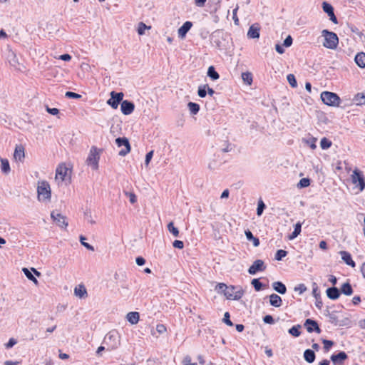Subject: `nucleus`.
Returning <instances> with one entry per match:
<instances>
[{
    "instance_id": "obj_1",
    "label": "nucleus",
    "mask_w": 365,
    "mask_h": 365,
    "mask_svg": "<svg viewBox=\"0 0 365 365\" xmlns=\"http://www.w3.org/2000/svg\"><path fill=\"white\" fill-rule=\"evenodd\" d=\"M38 200L42 202L50 201L51 197V190L47 181H38L37 187Z\"/></svg>"
},
{
    "instance_id": "obj_2",
    "label": "nucleus",
    "mask_w": 365,
    "mask_h": 365,
    "mask_svg": "<svg viewBox=\"0 0 365 365\" xmlns=\"http://www.w3.org/2000/svg\"><path fill=\"white\" fill-rule=\"evenodd\" d=\"M322 34L324 37L323 43L324 47L329 49H335L337 47L339 38L335 33L324 29L322 31Z\"/></svg>"
},
{
    "instance_id": "obj_3",
    "label": "nucleus",
    "mask_w": 365,
    "mask_h": 365,
    "mask_svg": "<svg viewBox=\"0 0 365 365\" xmlns=\"http://www.w3.org/2000/svg\"><path fill=\"white\" fill-rule=\"evenodd\" d=\"M101 150L98 149L96 146H92L90 149L89 154L86 159V164L91 166L93 170H96L98 168V162L100 160V154Z\"/></svg>"
},
{
    "instance_id": "obj_4",
    "label": "nucleus",
    "mask_w": 365,
    "mask_h": 365,
    "mask_svg": "<svg viewBox=\"0 0 365 365\" xmlns=\"http://www.w3.org/2000/svg\"><path fill=\"white\" fill-rule=\"evenodd\" d=\"M321 99L323 103L329 106H339L340 103V98L339 96L332 92L324 91L321 93Z\"/></svg>"
},
{
    "instance_id": "obj_5",
    "label": "nucleus",
    "mask_w": 365,
    "mask_h": 365,
    "mask_svg": "<svg viewBox=\"0 0 365 365\" xmlns=\"http://www.w3.org/2000/svg\"><path fill=\"white\" fill-rule=\"evenodd\" d=\"M244 294L243 289L240 287L229 286L224 295L230 300H239Z\"/></svg>"
},
{
    "instance_id": "obj_6",
    "label": "nucleus",
    "mask_w": 365,
    "mask_h": 365,
    "mask_svg": "<svg viewBox=\"0 0 365 365\" xmlns=\"http://www.w3.org/2000/svg\"><path fill=\"white\" fill-rule=\"evenodd\" d=\"M351 182L354 185H357L361 191L365 188V178L361 170L355 168L351 175Z\"/></svg>"
},
{
    "instance_id": "obj_7",
    "label": "nucleus",
    "mask_w": 365,
    "mask_h": 365,
    "mask_svg": "<svg viewBox=\"0 0 365 365\" xmlns=\"http://www.w3.org/2000/svg\"><path fill=\"white\" fill-rule=\"evenodd\" d=\"M115 143L118 145V147H122L123 146L124 148L120 150L118 153V155L120 156H125L128 153L130 152V145L129 143V140L127 138L123 137V138H118L115 139Z\"/></svg>"
},
{
    "instance_id": "obj_8",
    "label": "nucleus",
    "mask_w": 365,
    "mask_h": 365,
    "mask_svg": "<svg viewBox=\"0 0 365 365\" xmlns=\"http://www.w3.org/2000/svg\"><path fill=\"white\" fill-rule=\"evenodd\" d=\"M69 175V169L65 165H60L57 167L56 170V180L58 182L66 181L67 178L68 179L70 177Z\"/></svg>"
},
{
    "instance_id": "obj_9",
    "label": "nucleus",
    "mask_w": 365,
    "mask_h": 365,
    "mask_svg": "<svg viewBox=\"0 0 365 365\" xmlns=\"http://www.w3.org/2000/svg\"><path fill=\"white\" fill-rule=\"evenodd\" d=\"M104 343L109 345L111 349H114L119 345L118 336L116 332L110 331L104 339Z\"/></svg>"
},
{
    "instance_id": "obj_10",
    "label": "nucleus",
    "mask_w": 365,
    "mask_h": 365,
    "mask_svg": "<svg viewBox=\"0 0 365 365\" xmlns=\"http://www.w3.org/2000/svg\"><path fill=\"white\" fill-rule=\"evenodd\" d=\"M123 93L122 92L115 93L112 91L110 93V98L108 100L107 103L113 108L116 109L120 102L123 101Z\"/></svg>"
},
{
    "instance_id": "obj_11",
    "label": "nucleus",
    "mask_w": 365,
    "mask_h": 365,
    "mask_svg": "<svg viewBox=\"0 0 365 365\" xmlns=\"http://www.w3.org/2000/svg\"><path fill=\"white\" fill-rule=\"evenodd\" d=\"M51 217L53 219V220L56 223V225L60 227L65 229L67 227L68 222L66 220V216L56 211H53L51 213Z\"/></svg>"
},
{
    "instance_id": "obj_12",
    "label": "nucleus",
    "mask_w": 365,
    "mask_h": 365,
    "mask_svg": "<svg viewBox=\"0 0 365 365\" xmlns=\"http://www.w3.org/2000/svg\"><path fill=\"white\" fill-rule=\"evenodd\" d=\"M266 269V265L263 260L257 259L253 264L249 267L248 273L254 275L258 272H263Z\"/></svg>"
},
{
    "instance_id": "obj_13",
    "label": "nucleus",
    "mask_w": 365,
    "mask_h": 365,
    "mask_svg": "<svg viewBox=\"0 0 365 365\" xmlns=\"http://www.w3.org/2000/svg\"><path fill=\"white\" fill-rule=\"evenodd\" d=\"M304 326L305 327V328L307 329V331L309 333L316 331L317 334H320L322 331L317 322L311 319H306V321L304 324Z\"/></svg>"
},
{
    "instance_id": "obj_14",
    "label": "nucleus",
    "mask_w": 365,
    "mask_h": 365,
    "mask_svg": "<svg viewBox=\"0 0 365 365\" xmlns=\"http://www.w3.org/2000/svg\"><path fill=\"white\" fill-rule=\"evenodd\" d=\"M135 105L133 102L125 100L121 102L120 110L124 115H130L134 110Z\"/></svg>"
},
{
    "instance_id": "obj_15",
    "label": "nucleus",
    "mask_w": 365,
    "mask_h": 365,
    "mask_svg": "<svg viewBox=\"0 0 365 365\" xmlns=\"http://www.w3.org/2000/svg\"><path fill=\"white\" fill-rule=\"evenodd\" d=\"M322 9L324 11L328 14V16H329V19L333 23L337 24V19L334 15L333 6L330 4L324 1L322 4Z\"/></svg>"
},
{
    "instance_id": "obj_16",
    "label": "nucleus",
    "mask_w": 365,
    "mask_h": 365,
    "mask_svg": "<svg viewBox=\"0 0 365 365\" xmlns=\"http://www.w3.org/2000/svg\"><path fill=\"white\" fill-rule=\"evenodd\" d=\"M347 358L348 356L344 351H340L337 354L331 355V360L334 365H343Z\"/></svg>"
},
{
    "instance_id": "obj_17",
    "label": "nucleus",
    "mask_w": 365,
    "mask_h": 365,
    "mask_svg": "<svg viewBox=\"0 0 365 365\" xmlns=\"http://www.w3.org/2000/svg\"><path fill=\"white\" fill-rule=\"evenodd\" d=\"M9 62L15 69L21 70V65L14 52L10 51L8 54Z\"/></svg>"
},
{
    "instance_id": "obj_18",
    "label": "nucleus",
    "mask_w": 365,
    "mask_h": 365,
    "mask_svg": "<svg viewBox=\"0 0 365 365\" xmlns=\"http://www.w3.org/2000/svg\"><path fill=\"white\" fill-rule=\"evenodd\" d=\"M192 26V23L191 21H185L182 26L178 29V36L180 38H184L187 34V33L190 31L191 27Z\"/></svg>"
},
{
    "instance_id": "obj_19",
    "label": "nucleus",
    "mask_w": 365,
    "mask_h": 365,
    "mask_svg": "<svg viewBox=\"0 0 365 365\" xmlns=\"http://www.w3.org/2000/svg\"><path fill=\"white\" fill-rule=\"evenodd\" d=\"M250 38H258L259 37V26L257 24L252 25L247 32Z\"/></svg>"
},
{
    "instance_id": "obj_20",
    "label": "nucleus",
    "mask_w": 365,
    "mask_h": 365,
    "mask_svg": "<svg viewBox=\"0 0 365 365\" xmlns=\"http://www.w3.org/2000/svg\"><path fill=\"white\" fill-rule=\"evenodd\" d=\"M326 292L327 297L332 300L337 299L340 296V291L336 287L328 288Z\"/></svg>"
},
{
    "instance_id": "obj_21",
    "label": "nucleus",
    "mask_w": 365,
    "mask_h": 365,
    "mask_svg": "<svg viewBox=\"0 0 365 365\" xmlns=\"http://www.w3.org/2000/svg\"><path fill=\"white\" fill-rule=\"evenodd\" d=\"M339 254L341 256V259L344 261V262L346 264L352 267H354L356 266L355 262L351 259V255L348 252L341 251Z\"/></svg>"
},
{
    "instance_id": "obj_22",
    "label": "nucleus",
    "mask_w": 365,
    "mask_h": 365,
    "mask_svg": "<svg viewBox=\"0 0 365 365\" xmlns=\"http://www.w3.org/2000/svg\"><path fill=\"white\" fill-rule=\"evenodd\" d=\"M269 303L273 307H279L282 306V300L279 295L276 294H272L269 296Z\"/></svg>"
},
{
    "instance_id": "obj_23",
    "label": "nucleus",
    "mask_w": 365,
    "mask_h": 365,
    "mask_svg": "<svg viewBox=\"0 0 365 365\" xmlns=\"http://www.w3.org/2000/svg\"><path fill=\"white\" fill-rule=\"evenodd\" d=\"M24 156L25 155L24 147L21 145H16L14 153V158L16 160L21 161L24 158Z\"/></svg>"
},
{
    "instance_id": "obj_24",
    "label": "nucleus",
    "mask_w": 365,
    "mask_h": 365,
    "mask_svg": "<svg viewBox=\"0 0 365 365\" xmlns=\"http://www.w3.org/2000/svg\"><path fill=\"white\" fill-rule=\"evenodd\" d=\"M126 319L131 324H136L139 321L140 314L137 312H130L127 314Z\"/></svg>"
},
{
    "instance_id": "obj_25",
    "label": "nucleus",
    "mask_w": 365,
    "mask_h": 365,
    "mask_svg": "<svg viewBox=\"0 0 365 365\" xmlns=\"http://www.w3.org/2000/svg\"><path fill=\"white\" fill-rule=\"evenodd\" d=\"M74 294L79 298H85L87 297V291L84 285L80 284L74 289Z\"/></svg>"
},
{
    "instance_id": "obj_26",
    "label": "nucleus",
    "mask_w": 365,
    "mask_h": 365,
    "mask_svg": "<svg viewBox=\"0 0 365 365\" xmlns=\"http://www.w3.org/2000/svg\"><path fill=\"white\" fill-rule=\"evenodd\" d=\"M273 289L278 293L284 294L287 292L286 286L281 282H274L272 283Z\"/></svg>"
},
{
    "instance_id": "obj_27",
    "label": "nucleus",
    "mask_w": 365,
    "mask_h": 365,
    "mask_svg": "<svg viewBox=\"0 0 365 365\" xmlns=\"http://www.w3.org/2000/svg\"><path fill=\"white\" fill-rule=\"evenodd\" d=\"M315 353L314 350L306 349L304 352V358L305 361L309 364L312 363L315 360Z\"/></svg>"
},
{
    "instance_id": "obj_28",
    "label": "nucleus",
    "mask_w": 365,
    "mask_h": 365,
    "mask_svg": "<svg viewBox=\"0 0 365 365\" xmlns=\"http://www.w3.org/2000/svg\"><path fill=\"white\" fill-rule=\"evenodd\" d=\"M355 62L360 68L365 67V53L361 52L356 55Z\"/></svg>"
},
{
    "instance_id": "obj_29",
    "label": "nucleus",
    "mask_w": 365,
    "mask_h": 365,
    "mask_svg": "<svg viewBox=\"0 0 365 365\" xmlns=\"http://www.w3.org/2000/svg\"><path fill=\"white\" fill-rule=\"evenodd\" d=\"M341 292L346 296H350L353 293V289L351 287V285L350 284L349 282H346V283H344L341 288H340V290Z\"/></svg>"
},
{
    "instance_id": "obj_30",
    "label": "nucleus",
    "mask_w": 365,
    "mask_h": 365,
    "mask_svg": "<svg viewBox=\"0 0 365 365\" xmlns=\"http://www.w3.org/2000/svg\"><path fill=\"white\" fill-rule=\"evenodd\" d=\"M245 236L247 239L250 241H252L253 243V245L255 247H258L259 245V240L258 238L254 237L252 232L249 230H247L245 231Z\"/></svg>"
},
{
    "instance_id": "obj_31",
    "label": "nucleus",
    "mask_w": 365,
    "mask_h": 365,
    "mask_svg": "<svg viewBox=\"0 0 365 365\" xmlns=\"http://www.w3.org/2000/svg\"><path fill=\"white\" fill-rule=\"evenodd\" d=\"M207 76L213 81L217 80L220 78L218 73L215 71L214 66H210L207 70Z\"/></svg>"
},
{
    "instance_id": "obj_32",
    "label": "nucleus",
    "mask_w": 365,
    "mask_h": 365,
    "mask_svg": "<svg viewBox=\"0 0 365 365\" xmlns=\"http://www.w3.org/2000/svg\"><path fill=\"white\" fill-rule=\"evenodd\" d=\"M242 79L245 84L250 86L252 83V75L250 72H244L242 73Z\"/></svg>"
},
{
    "instance_id": "obj_33",
    "label": "nucleus",
    "mask_w": 365,
    "mask_h": 365,
    "mask_svg": "<svg viewBox=\"0 0 365 365\" xmlns=\"http://www.w3.org/2000/svg\"><path fill=\"white\" fill-rule=\"evenodd\" d=\"M187 107L190 113L192 115H196L199 112L200 106L196 103L190 102L187 104Z\"/></svg>"
},
{
    "instance_id": "obj_34",
    "label": "nucleus",
    "mask_w": 365,
    "mask_h": 365,
    "mask_svg": "<svg viewBox=\"0 0 365 365\" xmlns=\"http://www.w3.org/2000/svg\"><path fill=\"white\" fill-rule=\"evenodd\" d=\"M301 227H302V224L300 222H297V224H295L294 230L293 232L292 233V235L289 237V240H293V239L296 238L300 234Z\"/></svg>"
},
{
    "instance_id": "obj_35",
    "label": "nucleus",
    "mask_w": 365,
    "mask_h": 365,
    "mask_svg": "<svg viewBox=\"0 0 365 365\" xmlns=\"http://www.w3.org/2000/svg\"><path fill=\"white\" fill-rule=\"evenodd\" d=\"M22 271L24 272V274L26 276V277L32 281L35 284H38V280L32 274V273L27 268H23Z\"/></svg>"
},
{
    "instance_id": "obj_36",
    "label": "nucleus",
    "mask_w": 365,
    "mask_h": 365,
    "mask_svg": "<svg viewBox=\"0 0 365 365\" xmlns=\"http://www.w3.org/2000/svg\"><path fill=\"white\" fill-rule=\"evenodd\" d=\"M168 231L173 235L174 237H177L179 236V230L174 226V223L170 222L168 225Z\"/></svg>"
},
{
    "instance_id": "obj_37",
    "label": "nucleus",
    "mask_w": 365,
    "mask_h": 365,
    "mask_svg": "<svg viewBox=\"0 0 365 365\" xmlns=\"http://www.w3.org/2000/svg\"><path fill=\"white\" fill-rule=\"evenodd\" d=\"M354 101L357 105H364L365 95L364 93H358L355 96Z\"/></svg>"
},
{
    "instance_id": "obj_38",
    "label": "nucleus",
    "mask_w": 365,
    "mask_h": 365,
    "mask_svg": "<svg viewBox=\"0 0 365 365\" xmlns=\"http://www.w3.org/2000/svg\"><path fill=\"white\" fill-rule=\"evenodd\" d=\"M300 328H301V326L299 324L294 326L291 329H289V333L291 335H292L293 336L297 337L301 334V332L299 331Z\"/></svg>"
},
{
    "instance_id": "obj_39",
    "label": "nucleus",
    "mask_w": 365,
    "mask_h": 365,
    "mask_svg": "<svg viewBox=\"0 0 365 365\" xmlns=\"http://www.w3.org/2000/svg\"><path fill=\"white\" fill-rule=\"evenodd\" d=\"M228 287L229 286H227L225 283H218L215 286V290L224 294Z\"/></svg>"
},
{
    "instance_id": "obj_40",
    "label": "nucleus",
    "mask_w": 365,
    "mask_h": 365,
    "mask_svg": "<svg viewBox=\"0 0 365 365\" xmlns=\"http://www.w3.org/2000/svg\"><path fill=\"white\" fill-rule=\"evenodd\" d=\"M151 27L146 26L143 22H140L138 25V34L140 36L145 34V29H150Z\"/></svg>"
},
{
    "instance_id": "obj_41",
    "label": "nucleus",
    "mask_w": 365,
    "mask_h": 365,
    "mask_svg": "<svg viewBox=\"0 0 365 365\" xmlns=\"http://www.w3.org/2000/svg\"><path fill=\"white\" fill-rule=\"evenodd\" d=\"M1 170L4 173H7L10 170L9 161L6 159H1Z\"/></svg>"
},
{
    "instance_id": "obj_42",
    "label": "nucleus",
    "mask_w": 365,
    "mask_h": 365,
    "mask_svg": "<svg viewBox=\"0 0 365 365\" xmlns=\"http://www.w3.org/2000/svg\"><path fill=\"white\" fill-rule=\"evenodd\" d=\"M287 81L289 82V85L292 88H296L297 86V80L295 78L294 75L293 74H289L287 76Z\"/></svg>"
},
{
    "instance_id": "obj_43",
    "label": "nucleus",
    "mask_w": 365,
    "mask_h": 365,
    "mask_svg": "<svg viewBox=\"0 0 365 365\" xmlns=\"http://www.w3.org/2000/svg\"><path fill=\"white\" fill-rule=\"evenodd\" d=\"M331 145V142L330 140H329L327 138H323L321 140L320 146L322 149H324V150L327 149V148H330Z\"/></svg>"
},
{
    "instance_id": "obj_44",
    "label": "nucleus",
    "mask_w": 365,
    "mask_h": 365,
    "mask_svg": "<svg viewBox=\"0 0 365 365\" xmlns=\"http://www.w3.org/2000/svg\"><path fill=\"white\" fill-rule=\"evenodd\" d=\"M86 239V238L84 236H83V235L80 236L79 240H80L81 245L83 246H84L86 249H88V250L94 251V247L92 245H91L90 244L85 242Z\"/></svg>"
},
{
    "instance_id": "obj_45",
    "label": "nucleus",
    "mask_w": 365,
    "mask_h": 365,
    "mask_svg": "<svg viewBox=\"0 0 365 365\" xmlns=\"http://www.w3.org/2000/svg\"><path fill=\"white\" fill-rule=\"evenodd\" d=\"M287 254V252L284 250H279L277 251L275 254V259L277 261H280Z\"/></svg>"
},
{
    "instance_id": "obj_46",
    "label": "nucleus",
    "mask_w": 365,
    "mask_h": 365,
    "mask_svg": "<svg viewBox=\"0 0 365 365\" xmlns=\"http://www.w3.org/2000/svg\"><path fill=\"white\" fill-rule=\"evenodd\" d=\"M207 85L201 86L198 88L197 94L200 97L204 98L207 95Z\"/></svg>"
},
{
    "instance_id": "obj_47",
    "label": "nucleus",
    "mask_w": 365,
    "mask_h": 365,
    "mask_svg": "<svg viewBox=\"0 0 365 365\" xmlns=\"http://www.w3.org/2000/svg\"><path fill=\"white\" fill-rule=\"evenodd\" d=\"M251 284L255 287L256 291H260L262 288V284L259 282V279H253Z\"/></svg>"
},
{
    "instance_id": "obj_48",
    "label": "nucleus",
    "mask_w": 365,
    "mask_h": 365,
    "mask_svg": "<svg viewBox=\"0 0 365 365\" xmlns=\"http://www.w3.org/2000/svg\"><path fill=\"white\" fill-rule=\"evenodd\" d=\"M265 208V205L262 200H259L257 208V215L260 216Z\"/></svg>"
},
{
    "instance_id": "obj_49",
    "label": "nucleus",
    "mask_w": 365,
    "mask_h": 365,
    "mask_svg": "<svg viewBox=\"0 0 365 365\" xmlns=\"http://www.w3.org/2000/svg\"><path fill=\"white\" fill-rule=\"evenodd\" d=\"M310 180L309 178H302L299 180L297 187L302 188V187H307L309 185Z\"/></svg>"
},
{
    "instance_id": "obj_50",
    "label": "nucleus",
    "mask_w": 365,
    "mask_h": 365,
    "mask_svg": "<svg viewBox=\"0 0 365 365\" xmlns=\"http://www.w3.org/2000/svg\"><path fill=\"white\" fill-rule=\"evenodd\" d=\"M322 343L324 344V349L326 351H328L334 345V342L332 341L327 339H323Z\"/></svg>"
},
{
    "instance_id": "obj_51",
    "label": "nucleus",
    "mask_w": 365,
    "mask_h": 365,
    "mask_svg": "<svg viewBox=\"0 0 365 365\" xmlns=\"http://www.w3.org/2000/svg\"><path fill=\"white\" fill-rule=\"evenodd\" d=\"M238 9H239V6L237 4L236 7L232 11V19H233V21H234L235 25L239 24V19L237 15Z\"/></svg>"
},
{
    "instance_id": "obj_52",
    "label": "nucleus",
    "mask_w": 365,
    "mask_h": 365,
    "mask_svg": "<svg viewBox=\"0 0 365 365\" xmlns=\"http://www.w3.org/2000/svg\"><path fill=\"white\" fill-rule=\"evenodd\" d=\"M65 96L69 98H74V99H78L81 98V96L80 94L71 92V91H67L65 93Z\"/></svg>"
},
{
    "instance_id": "obj_53",
    "label": "nucleus",
    "mask_w": 365,
    "mask_h": 365,
    "mask_svg": "<svg viewBox=\"0 0 365 365\" xmlns=\"http://www.w3.org/2000/svg\"><path fill=\"white\" fill-rule=\"evenodd\" d=\"M125 195L129 197L130 203L134 204L136 202L137 197L133 192H125Z\"/></svg>"
},
{
    "instance_id": "obj_54",
    "label": "nucleus",
    "mask_w": 365,
    "mask_h": 365,
    "mask_svg": "<svg viewBox=\"0 0 365 365\" xmlns=\"http://www.w3.org/2000/svg\"><path fill=\"white\" fill-rule=\"evenodd\" d=\"M230 316L229 312H225L224 314V317L222 319V321L224 323H225L227 325L231 327L233 325L232 322H231L230 319Z\"/></svg>"
},
{
    "instance_id": "obj_55",
    "label": "nucleus",
    "mask_w": 365,
    "mask_h": 365,
    "mask_svg": "<svg viewBox=\"0 0 365 365\" xmlns=\"http://www.w3.org/2000/svg\"><path fill=\"white\" fill-rule=\"evenodd\" d=\"M294 290L301 294L307 290V287L304 284H300L294 287Z\"/></svg>"
},
{
    "instance_id": "obj_56",
    "label": "nucleus",
    "mask_w": 365,
    "mask_h": 365,
    "mask_svg": "<svg viewBox=\"0 0 365 365\" xmlns=\"http://www.w3.org/2000/svg\"><path fill=\"white\" fill-rule=\"evenodd\" d=\"M156 331L159 333V334H163L165 332H166L167 331V329L165 327V326L163 324H159L156 326Z\"/></svg>"
},
{
    "instance_id": "obj_57",
    "label": "nucleus",
    "mask_w": 365,
    "mask_h": 365,
    "mask_svg": "<svg viewBox=\"0 0 365 365\" xmlns=\"http://www.w3.org/2000/svg\"><path fill=\"white\" fill-rule=\"evenodd\" d=\"M153 155V150L148 152L145 155V164L148 165Z\"/></svg>"
},
{
    "instance_id": "obj_58",
    "label": "nucleus",
    "mask_w": 365,
    "mask_h": 365,
    "mask_svg": "<svg viewBox=\"0 0 365 365\" xmlns=\"http://www.w3.org/2000/svg\"><path fill=\"white\" fill-rule=\"evenodd\" d=\"M16 343H17V341L15 339L11 338L9 340V341L5 344V347L6 349H10V348L13 347Z\"/></svg>"
},
{
    "instance_id": "obj_59",
    "label": "nucleus",
    "mask_w": 365,
    "mask_h": 365,
    "mask_svg": "<svg viewBox=\"0 0 365 365\" xmlns=\"http://www.w3.org/2000/svg\"><path fill=\"white\" fill-rule=\"evenodd\" d=\"M173 245L175 248L182 249L184 247V243L180 240H175L173 243Z\"/></svg>"
},
{
    "instance_id": "obj_60",
    "label": "nucleus",
    "mask_w": 365,
    "mask_h": 365,
    "mask_svg": "<svg viewBox=\"0 0 365 365\" xmlns=\"http://www.w3.org/2000/svg\"><path fill=\"white\" fill-rule=\"evenodd\" d=\"M292 44V38L291 36H288L284 41L283 46L285 47H289Z\"/></svg>"
},
{
    "instance_id": "obj_61",
    "label": "nucleus",
    "mask_w": 365,
    "mask_h": 365,
    "mask_svg": "<svg viewBox=\"0 0 365 365\" xmlns=\"http://www.w3.org/2000/svg\"><path fill=\"white\" fill-rule=\"evenodd\" d=\"M263 321L266 324H272L274 323V319L271 315H266L264 317Z\"/></svg>"
},
{
    "instance_id": "obj_62",
    "label": "nucleus",
    "mask_w": 365,
    "mask_h": 365,
    "mask_svg": "<svg viewBox=\"0 0 365 365\" xmlns=\"http://www.w3.org/2000/svg\"><path fill=\"white\" fill-rule=\"evenodd\" d=\"M183 365H197L196 363H191V358L187 356L183 359Z\"/></svg>"
},
{
    "instance_id": "obj_63",
    "label": "nucleus",
    "mask_w": 365,
    "mask_h": 365,
    "mask_svg": "<svg viewBox=\"0 0 365 365\" xmlns=\"http://www.w3.org/2000/svg\"><path fill=\"white\" fill-rule=\"evenodd\" d=\"M316 141H317V139L316 138H312L310 140H307V144L309 145V147L314 150L316 148Z\"/></svg>"
},
{
    "instance_id": "obj_64",
    "label": "nucleus",
    "mask_w": 365,
    "mask_h": 365,
    "mask_svg": "<svg viewBox=\"0 0 365 365\" xmlns=\"http://www.w3.org/2000/svg\"><path fill=\"white\" fill-rule=\"evenodd\" d=\"M46 110L48 113L53 115H57L59 113V110L58 108H50L48 106L46 107Z\"/></svg>"
}]
</instances>
